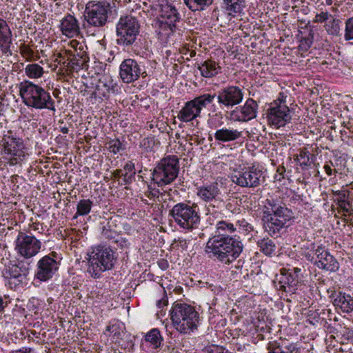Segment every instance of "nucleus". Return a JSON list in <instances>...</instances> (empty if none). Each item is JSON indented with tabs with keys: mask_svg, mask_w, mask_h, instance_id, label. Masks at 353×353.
I'll list each match as a JSON object with an SVG mask.
<instances>
[{
	"mask_svg": "<svg viewBox=\"0 0 353 353\" xmlns=\"http://www.w3.org/2000/svg\"><path fill=\"white\" fill-rule=\"evenodd\" d=\"M243 248L238 235H214L208 239L205 252L210 259L229 265L240 256Z\"/></svg>",
	"mask_w": 353,
	"mask_h": 353,
	"instance_id": "1",
	"label": "nucleus"
},
{
	"mask_svg": "<svg viewBox=\"0 0 353 353\" xmlns=\"http://www.w3.org/2000/svg\"><path fill=\"white\" fill-rule=\"evenodd\" d=\"M30 154V149L22 137L12 130L4 132L0 141V154L6 164L21 166Z\"/></svg>",
	"mask_w": 353,
	"mask_h": 353,
	"instance_id": "2",
	"label": "nucleus"
},
{
	"mask_svg": "<svg viewBox=\"0 0 353 353\" xmlns=\"http://www.w3.org/2000/svg\"><path fill=\"white\" fill-rule=\"evenodd\" d=\"M183 20L178 9L171 3L161 6L159 15L152 26L159 38L167 40L176 34H181Z\"/></svg>",
	"mask_w": 353,
	"mask_h": 353,
	"instance_id": "3",
	"label": "nucleus"
},
{
	"mask_svg": "<svg viewBox=\"0 0 353 353\" xmlns=\"http://www.w3.org/2000/svg\"><path fill=\"white\" fill-rule=\"evenodd\" d=\"M170 316L174 328L182 334L189 335L196 331L201 321L195 307L183 302H174Z\"/></svg>",
	"mask_w": 353,
	"mask_h": 353,
	"instance_id": "4",
	"label": "nucleus"
},
{
	"mask_svg": "<svg viewBox=\"0 0 353 353\" xmlns=\"http://www.w3.org/2000/svg\"><path fill=\"white\" fill-rule=\"evenodd\" d=\"M22 102L28 108L55 111V101L50 93L39 85L24 80L19 84Z\"/></svg>",
	"mask_w": 353,
	"mask_h": 353,
	"instance_id": "5",
	"label": "nucleus"
},
{
	"mask_svg": "<svg viewBox=\"0 0 353 353\" xmlns=\"http://www.w3.org/2000/svg\"><path fill=\"white\" fill-rule=\"evenodd\" d=\"M111 9L110 3L105 1H90L86 3L83 29L88 35L95 36L106 26Z\"/></svg>",
	"mask_w": 353,
	"mask_h": 353,
	"instance_id": "6",
	"label": "nucleus"
},
{
	"mask_svg": "<svg viewBox=\"0 0 353 353\" xmlns=\"http://www.w3.org/2000/svg\"><path fill=\"white\" fill-rule=\"evenodd\" d=\"M117 260L115 252L110 245L100 244L88 253L87 272L93 279H99L103 272L112 270Z\"/></svg>",
	"mask_w": 353,
	"mask_h": 353,
	"instance_id": "7",
	"label": "nucleus"
},
{
	"mask_svg": "<svg viewBox=\"0 0 353 353\" xmlns=\"http://www.w3.org/2000/svg\"><path fill=\"white\" fill-rule=\"evenodd\" d=\"M169 216L177 226L186 231L197 229L201 224V214L195 203H178L170 210Z\"/></svg>",
	"mask_w": 353,
	"mask_h": 353,
	"instance_id": "8",
	"label": "nucleus"
},
{
	"mask_svg": "<svg viewBox=\"0 0 353 353\" xmlns=\"http://www.w3.org/2000/svg\"><path fill=\"white\" fill-rule=\"evenodd\" d=\"M169 216L177 226L186 231L197 229L201 224V214L195 203H178L170 210Z\"/></svg>",
	"mask_w": 353,
	"mask_h": 353,
	"instance_id": "9",
	"label": "nucleus"
},
{
	"mask_svg": "<svg viewBox=\"0 0 353 353\" xmlns=\"http://www.w3.org/2000/svg\"><path fill=\"white\" fill-rule=\"evenodd\" d=\"M179 159L175 155H169L162 159L152 172V179L158 186L171 183L178 176Z\"/></svg>",
	"mask_w": 353,
	"mask_h": 353,
	"instance_id": "10",
	"label": "nucleus"
},
{
	"mask_svg": "<svg viewBox=\"0 0 353 353\" xmlns=\"http://www.w3.org/2000/svg\"><path fill=\"white\" fill-rule=\"evenodd\" d=\"M215 98L216 93H204L185 102L177 114L178 119L188 123L201 118L203 109L212 103Z\"/></svg>",
	"mask_w": 353,
	"mask_h": 353,
	"instance_id": "11",
	"label": "nucleus"
},
{
	"mask_svg": "<svg viewBox=\"0 0 353 353\" xmlns=\"http://www.w3.org/2000/svg\"><path fill=\"white\" fill-rule=\"evenodd\" d=\"M140 32L139 20L132 15L121 16L116 25L117 43L123 47L132 46Z\"/></svg>",
	"mask_w": 353,
	"mask_h": 353,
	"instance_id": "12",
	"label": "nucleus"
},
{
	"mask_svg": "<svg viewBox=\"0 0 353 353\" xmlns=\"http://www.w3.org/2000/svg\"><path fill=\"white\" fill-rule=\"evenodd\" d=\"M14 245V250L18 256L21 257L25 262L31 263L33 257L40 252L42 243L30 232L19 231Z\"/></svg>",
	"mask_w": 353,
	"mask_h": 353,
	"instance_id": "13",
	"label": "nucleus"
},
{
	"mask_svg": "<svg viewBox=\"0 0 353 353\" xmlns=\"http://www.w3.org/2000/svg\"><path fill=\"white\" fill-rule=\"evenodd\" d=\"M286 97L283 92L279 93L278 98L270 103L267 110V119L276 128L285 126L292 119L291 111L286 104Z\"/></svg>",
	"mask_w": 353,
	"mask_h": 353,
	"instance_id": "14",
	"label": "nucleus"
},
{
	"mask_svg": "<svg viewBox=\"0 0 353 353\" xmlns=\"http://www.w3.org/2000/svg\"><path fill=\"white\" fill-rule=\"evenodd\" d=\"M230 177L232 183L241 188H254L264 181L263 171L255 166L234 170Z\"/></svg>",
	"mask_w": 353,
	"mask_h": 353,
	"instance_id": "15",
	"label": "nucleus"
},
{
	"mask_svg": "<svg viewBox=\"0 0 353 353\" xmlns=\"http://www.w3.org/2000/svg\"><path fill=\"white\" fill-rule=\"evenodd\" d=\"M30 263L18 260L17 263L8 265L3 275L11 289L17 290L23 287L30 270Z\"/></svg>",
	"mask_w": 353,
	"mask_h": 353,
	"instance_id": "16",
	"label": "nucleus"
},
{
	"mask_svg": "<svg viewBox=\"0 0 353 353\" xmlns=\"http://www.w3.org/2000/svg\"><path fill=\"white\" fill-rule=\"evenodd\" d=\"M59 259L58 254L54 251L41 257L37 263L34 278L42 282L51 279L59 268Z\"/></svg>",
	"mask_w": 353,
	"mask_h": 353,
	"instance_id": "17",
	"label": "nucleus"
},
{
	"mask_svg": "<svg viewBox=\"0 0 353 353\" xmlns=\"http://www.w3.org/2000/svg\"><path fill=\"white\" fill-rule=\"evenodd\" d=\"M244 97L243 88L237 85H228L221 88L216 97L221 108L230 109L239 105Z\"/></svg>",
	"mask_w": 353,
	"mask_h": 353,
	"instance_id": "18",
	"label": "nucleus"
},
{
	"mask_svg": "<svg viewBox=\"0 0 353 353\" xmlns=\"http://www.w3.org/2000/svg\"><path fill=\"white\" fill-rule=\"evenodd\" d=\"M119 76L123 82L131 83L138 80L141 76L145 77L147 73L135 59H126L120 65Z\"/></svg>",
	"mask_w": 353,
	"mask_h": 353,
	"instance_id": "19",
	"label": "nucleus"
},
{
	"mask_svg": "<svg viewBox=\"0 0 353 353\" xmlns=\"http://www.w3.org/2000/svg\"><path fill=\"white\" fill-rule=\"evenodd\" d=\"M257 110L256 101L248 98L243 105L236 106L230 112V119L236 122H247L256 117Z\"/></svg>",
	"mask_w": 353,
	"mask_h": 353,
	"instance_id": "20",
	"label": "nucleus"
},
{
	"mask_svg": "<svg viewBox=\"0 0 353 353\" xmlns=\"http://www.w3.org/2000/svg\"><path fill=\"white\" fill-rule=\"evenodd\" d=\"M316 259L312 257L311 261L319 269L327 272H336L339 264L336 259L323 246H318L314 251Z\"/></svg>",
	"mask_w": 353,
	"mask_h": 353,
	"instance_id": "21",
	"label": "nucleus"
},
{
	"mask_svg": "<svg viewBox=\"0 0 353 353\" xmlns=\"http://www.w3.org/2000/svg\"><path fill=\"white\" fill-rule=\"evenodd\" d=\"M276 287L282 292V296H291L294 294L298 289L299 277L294 273H288L287 269L281 270V274L276 277ZM287 300H289L287 298Z\"/></svg>",
	"mask_w": 353,
	"mask_h": 353,
	"instance_id": "22",
	"label": "nucleus"
},
{
	"mask_svg": "<svg viewBox=\"0 0 353 353\" xmlns=\"http://www.w3.org/2000/svg\"><path fill=\"white\" fill-rule=\"evenodd\" d=\"M221 190L217 182L207 183L196 188V196L205 203H216L221 201L220 199Z\"/></svg>",
	"mask_w": 353,
	"mask_h": 353,
	"instance_id": "23",
	"label": "nucleus"
},
{
	"mask_svg": "<svg viewBox=\"0 0 353 353\" xmlns=\"http://www.w3.org/2000/svg\"><path fill=\"white\" fill-rule=\"evenodd\" d=\"M65 54L68 57L67 60L69 61L68 66L74 71H78L85 68L90 60L88 53L83 50L81 46L79 49H75L74 52L65 50Z\"/></svg>",
	"mask_w": 353,
	"mask_h": 353,
	"instance_id": "24",
	"label": "nucleus"
},
{
	"mask_svg": "<svg viewBox=\"0 0 353 353\" xmlns=\"http://www.w3.org/2000/svg\"><path fill=\"white\" fill-rule=\"evenodd\" d=\"M332 194L334 196V203L338 207L339 213L351 214L353 211L352 192L347 190H332Z\"/></svg>",
	"mask_w": 353,
	"mask_h": 353,
	"instance_id": "25",
	"label": "nucleus"
},
{
	"mask_svg": "<svg viewBox=\"0 0 353 353\" xmlns=\"http://www.w3.org/2000/svg\"><path fill=\"white\" fill-rule=\"evenodd\" d=\"M59 28L61 33L68 38L77 37L80 34L79 21L70 14H67L60 21Z\"/></svg>",
	"mask_w": 353,
	"mask_h": 353,
	"instance_id": "26",
	"label": "nucleus"
},
{
	"mask_svg": "<svg viewBox=\"0 0 353 353\" xmlns=\"http://www.w3.org/2000/svg\"><path fill=\"white\" fill-rule=\"evenodd\" d=\"M266 350L268 353H299L295 343L282 339L269 341Z\"/></svg>",
	"mask_w": 353,
	"mask_h": 353,
	"instance_id": "27",
	"label": "nucleus"
},
{
	"mask_svg": "<svg viewBox=\"0 0 353 353\" xmlns=\"http://www.w3.org/2000/svg\"><path fill=\"white\" fill-rule=\"evenodd\" d=\"M243 132L237 129L221 128L214 134V139L218 143L235 141L242 137Z\"/></svg>",
	"mask_w": 353,
	"mask_h": 353,
	"instance_id": "28",
	"label": "nucleus"
},
{
	"mask_svg": "<svg viewBox=\"0 0 353 353\" xmlns=\"http://www.w3.org/2000/svg\"><path fill=\"white\" fill-rule=\"evenodd\" d=\"M263 228L271 236L279 234L280 232L287 226H285L282 221L272 216V214L265 213V215H262L261 218Z\"/></svg>",
	"mask_w": 353,
	"mask_h": 353,
	"instance_id": "29",
	"label": "nucleus"
},
{
	"mask_svg": "<svg viewBox=\"0 0 353 353\" xmlns=\"http://www.w3.org/2000/svg\"><path fill=\"white\" fill-rule=\"evenodd\" d=\"M334 305L342 312L350 313L353 311V299L351 296L341 292H334L330 296Z\"/></svg>",
	"mask_w": 353,
	"mask_h": 353,
	"instance_id": "30",
	"label": "nucleus"
},
{
	"mask_svg": "<svg viewBox=\"0 0 353 353\" xmlns=\"http://www.w3.org/2000/svg\"><path fill=\"white\" fill-rule=\"evenodd\" d=\"M12 32L6 21L0 17V50L3 54L10 52Z\"/></svg>",
	"mask_w": 353,
	"mask_h": 353,
	"instance_id": "31",
	"label": "nucleus"
},
{
	"mask_svg": "<svg viewBox=\"0 0 353 353\" xmlns=\"http://www.w3.org/2000/svg\"><path fill=\"white\" fill-rule=\"evenodd\" d=\"M294 160L303 170H309L316 160V157L312 154L306 147L299 149V153L294 157Z\"/></svg>",
	"mask_w": 353,
	"mask_h": 353,
	"instance_id": "32",
	"label": "nucleus"
},
{
	"mask_svg": "<svg viewBox=\"0 0 353 353\" xmlns=\"http://www.w3.org/2000/svg\"><path fill=\"white\" fill-rule=\"evenodd\" d=\"M221 68L219 64L212 59H208L201 63L198 66L202 77L205 78H212L221 72Z\"/></svg>",
	"mask_w": 353,
	"mask_h": 353,
	"instance_id": "33",
	"label": "nucleus"
},
{
	"mask_svg": "<svg viewBox=\"0 0 353 353\" xmlns=\"http://www.w3.org/2000/svg\"><path fill=\"white\" fill-rule=\"evenodd\" d=\"M125 327L124 323L119 320H112L106 327L105 332L110 333L115 343H119L125 334Z\"/></svg>",
	"mask_w": 353,
	"mask_h": 353,
	"instance_id": "34",
	"label": "nucleus"
},
{
	"mask_svg": "<svg viewBox=\"0 0 353 353\" xmlns=\"http://www.w3.org/2000/svg\"><path fill=\"white\" fill-rule=\"evenodd\" d=\"M162 341L163 337L159 330L157 328H153L146 333L142 345L145 343L152 349H157L161 347Z\"/></svg>",
	"mask_w": 353,
	"mask_h": 353,
	"instance_id": "35",
	"label": "nucleus"
},
{
	"mask_svg": "<svg viewBox=\"0 0 353 353\" xmlns=\"http://www.w3.org/2000/svg\"><path fill=\"white\" fill-rule=\"evenodd\" d=\"M260 251L267 256L272 257L276 255L277 246L274 240L270 238H263L257 241Z\"/></svg>",
	"mask_w": 353,
	"mask_h": 353,
	"instance_id": "36",
	"label": "nucleus"
},
{
	"mask_svg": "<svg viewBox=\"0 0 353 353\" xmlns=\"http://www.w3.org/2000/svg\"><path fill=\"white\" fill-rule=\"evenodd\" d=\"M223 201H217L216 203H210L205 204V214L208 216V221H211V216L214 219L219 218L221 214V208L223 206ZM210 224L212 223L210 222Z\"/></svg>",
	"mask_w": 353,
	"mask_h": 353,
	"instance_id": "37",
	"label": "nucleus"
},
{
	"mask_svg": "<svg viewBox=\"0 0 353 353\" xmlns=\"http://www.w3.org/2000/svg\"><path fill=\"white\" fill-rule=\"evenodd\" d=\"M245 0H223V7L230 15L241 13L245 7Z\"/></svg>",
	"mask_w": 353,
	"mask_h": 353,
	"instance_id": "38",
	"label": "nucleus"
},
{
	"mask_svg": "<svg viewBox=\"0 0 353 353\" xmlns=\"http://www.w3.org/2000/svg\"><path fill=\"white\" fill-rule=\"evenodd\" d=\"M284 206H285V205L280 199L270 196L265 200L263 215H265V213H268V212L269 214L274 213Z\"/></svg>",
	"mask_w": 353,
	"mask_h": 353,
	"instance_id": "39",
	"label": "nucleus"
},
{
	"mask_svg": "<svg viewBox=\"0 0 353 353\" xmlns=\"http://www.w3.org/2000/svg\"><path fill=\"white\" fill-rule=\"evenodd\" d=\"M236 230V227L232 223L226 221H219L216 224V234L214 235L231 236L230 234Z\"/></svg>",
	"mask_w": 353,
	"mask_h": 353,
	"instance_id": "40",
	"label": "nucleus"
},
{
	"mask_svg": "<svg viewBox=\"0 0 353 353\" xmlns=\"http://www.w3.org/2000/svg\"><path fill=\"white\" fill-rule=\"evenodd\" d=\"M236 226L239 227V231L247 236L249 239L254 238L258 234V232L254 229L253 225L244 219L238 220L236 221Z\"/></svg>",
	"mask_w": 353,
	"mask_h": 353,
	"instance_id": "41",
	"label": "nucleus"
},
{
	"mask_svg": "<svg viewBox=\"0 0 353 353\" xmlns=\"http://www.w3.org/2000/svg\"><path fill=\"white\" fill-rule=\"evenodd\" d=\"M93 206V201L90 199H81L77 205V212L73 219H77L79 216L88 215Z\"/></svg>",
	"mask_w": 353,
	"mask_h": 353,
	"instance_id": "42",
	"label": "nucleus"
},
{
	"mask_svg": "<svg viewBox=\"0 0 353 353\" xmlns=\"http://www.w3.org/2000/svg\"><path fill=\"white\" fill-rule=\"evenodd\" d=\"M186 6L192 11L204 10L210 6L213 0H183Z\"/></svg>",
	"mask_w": 353,
	"mask_h": 353,
	"instance_id": "43",
	"label": "nucleus"
},
{
	"mask_svg": "<svg viewBox=\"0 0 353 353\" xmlns=\"http://www.w3.org/2000/svg\"><path fill=\"white\" fill-rule=\"evenodd\" d=\"M123 171L125 172L122 174V176L125 184H130L135 179L136 170L134 163L131 161H128L123 167Z\"/></svg>",
	"mask_w": 353,
	"mask_h": 353,
	"instance_id": "44",
	"label": "nucleus"
},
{
	"mask_svg": "<svg viewBox=\"0 0 353 353\" xmlns=\"http://www.w3.org/2000/svg\"><path fill=\"white\" fill-rule=\"evenodd\" d=\"M25 73L30 79H39L43 76L44 70L38 63H30L26 66Z\"/></svg>",
	"mask_w": 353,
	"mask_h": 353,
	"instance_id": "45",
	"label": "nucleus"
},
{
	"mask_svg": "<svg viewBox=\"0 0 353 353\" xmlns=\"http://www.w3.org/2000/svg\"><path fill=\"white\" fill-rule=\"evenodd\" d=\"M272 216L282 221V223L288 227L287 223L294 219V213L292 210L289 209L286 206H284L281 209L272 213Z\"/></svg>",
	"mask_w": 353,
	"mask_h": 353,
	"instance_id": "46",
	"label": "nucleus"
},
{
	"mask_svg": "<svg viewBox=\"0 0 353 353\" xmlns=\"http://www.w3.org/2000/svg\"><path fill=\"white\" fill-rule=\"evenodd\" d=\"M106 147L108 151L114 154L123 152L126 149V145L124 141H121L119 139L110 140L106 143Z\"/></svg>",
	"mask_w": 353,
	"mask_h": 353,
	"instance_id": "47",
	"label": "nucleus"
},
{
	"mask_svg": "<svg viewBox=\"0 0 353 353\" xmlns=\"http://www.w3.org/2000/svg\"><path fill=\"white\" fill-rule=\"evenodd\" d=\"M117 85L115 83H113L112 81H110L108 83H101V85H98L97 86V89L99 92V94L105 98H108L110 93H116L117 91Z\"/></svg>",
	"mask_w": 353,
	"mask_h": 353,
	"instance_id": "48",
	"label": "nucleus"
},
{
	"mask_svg": "<svg viewBox=\"0 0 353 353\" xmlns=\"http://www.w3.org/2000/svg\"><path fill=\"white\" fill-rule=\"evenodd\" d=\"M224 123L223 118L221 112H216L214 114L209 115L207 124L208 126L214 130L219 129Z\"/></svg>",
	"mask_w": 353,
	"mask_h": 353,
	"instance_id": "49",
	"label": "nucleus"
},
{
	"mask_svg": "<svg viewBox=\"0 0 353 353\" xmlns=\"http://www.w3.org/2000/svg\"><path fill=\"white\" fill-rule=\"evenodd\" d=\"M340 23L341 21L337 19H332L328 21L325 26L327 32L330 35L339 36L341 32Z\"/></svg>",
	"mask_w": 353,
	"mask_h": 353,
	"instance_id": "50",
	"label": "nucleus"
},
{
	"mask_svg": "<svg viewBox=\"0 0 353 353\" xmlns=\"http://www.w3.org/2000/svg\"><path fill=\"white\" fill-rule=\"evenodd\" d=\"M118 234H119L117 233V232L113 230L111 228L110 223H107L105 225L102 227V238L107 240L110 243H113V241L117 239Z\"/></svg>",
	"mask_w": 353,
	"mask_h": 353,
	"instance_id": "51",
	"label": "nucleus"
},
{
	"mask_svg": "<svg viewBox=\"0 0 353 353\" xmlns=\"http://www.w3.org/2000/svg\"><path fill=\"white\" fill-rule=\"evenodd\" d=\"M313 39L314 33L311 30L307 37L302 38L300 41L299 50L303 52L307 51L313 43Z\"/></svg>",
	"mask_w": 353,
	"mask_h": 353,
	"instance_id": "52",
	"label": "nucleus"
},
{
	"mask_svg": "<svg viewBox=\"0 0 353 353\" xmlns=\"http://www.w3.org/2000/svg\"><path fill=\"white\" fill-rule=\"evenodd\" d=\"M345 24L344 39L347 41L353 40V17L346 19Z\"/></svg>",
	"mask_w": 353,
	"mask_h": 353,
	"instance_id": "53",
	"label": "nucleus"
},
{
	"mask_svg": "<svg viewBox=\"0 0 353 353\" xmlns=\"http://www.w3.org/2000/svg\"><path fill=\"white\" fill-rule=\"evenodd\" d=\"M323 168L327 176H331L334 175L333 177L330 179L329 182L331 185L335 184L337 181L336 179V175L337 174L336 170L333 169L327 161L325 162Z\"/></svg>",
	"mask_w": 353,
	"mask_h": 353,
	"instance_id": "54",
	"label": "nucleus"
},
{
	"mask_svg": "<svg viewBox=\"0 0 353 353\" xmlns=\"http://www.w3.org/2000/svg\"><path fill=\"white\" fill-rule=\"evenodd\" d=\"M20 52L26 61H31L37 60L39 57L34 56V52L28 46H23L21 48Z\"/></svg>",
	"mask_w": 353,
	"mask_h": 353,
	"instance_id": "55",
	"label": "nucleus"
},
{
	"mask_svg": "<svg viewBox=\"0 0 353 353\" xmlns=\"http://www.w3.org/2000/svg\"><path fill=\"white\" fill-rule=\"evenodd\" d=\"M332 15L327 12H321V13L316 14L314 22L315 23H323L327 21Z\"/></svg>",
	"mask_w": 353,
	"mask_h": 353,
	"instance_id": "56",
	"label": "nucleus"
},
{
	"mask_svg": "<svg viewBox=\"0 0 353 353\" xmlns=\"http://www.w3.org/2000/svg\"><path fill=\"white\" fill-rule=\"evenodd\" d=\"M114 243L117 244L118 248H128L130 245L128 241L121 237L119 234L117 235V239L113 241Z\"/></svg>",
	"mask_w": 353,
	"mask_h": 353,
	"instance_id": "57",
	"label": "nucleus"
},
{
	"mask_svg": "<svg viewBox=\"0 0 353 353\" xmlns=\"http://www.w3.org/2000/svg\"><path fill=\"white\" fill-rule=\"evenodd\" d=\"M285 168L284 166H279L277 168L276 173L274 176V179L281 181L285 178Z\"/></svg>",
	"mask_w": 353,
	"mask_h": 353,
	"instance_id": "58",
	"label": "nucleus"
},
{
	"mask_svg": "<svg viewBox=\"0 0 353 353\" xmlns=\"http://www.w3.org/2000/svg\"><path fill=\"white\" fill-rule=\"evenodd\" d=\"M343 336L347 340L353 341V330L348 327H344Z\"/></svg>",
	"mask_w": 353,
	"mask_h": 353,
	"instance_id": "59",
	"label": "nucleus"
},
{
	"mask_svg": "<svg viewBox=\"0 0 353 353\" xmlns=\"http://www.w3.org/2000/svg\"><path fill=\"white\" fill-rule=\"evenodd\" d=\"M10 353H37L35 349L31 347H22L17 350L12 351Z\"/></svg>",
	"mask_w": 353,
	"mask_h": 353,
	"instance_id": "60",
	"label": "nucleus"
},
{
	"mask_svg": "<svg viewBox=\"0 0 353 353\" xmlns=\"http://www.w3.org/2000/svg\"><path fill=\"white\" fill-rule=\"evenodd\" d=\"M159 191L156 189L149 190L145 192V195L150 199H154L156 197H159Z\"/></svg>",
	"mask_w": 353,
	"mask_h": 353,
	"instance_id": "61",
	"label": "nucleus"
},
{
	"mask_svg": "<svg viewBox=\"0 0 353 353\" xmlns=\"http://www.w3.org/2000/svg\"><path fill=\"white\" fill-rule=\"evenodd\" d=\"M7 305L8 301H6V297L0 296V315L4 312L5 308L7 307Z\"/></svg>",
	"mask_w": 353,
	"mask_h": 353,
	"instance_id": "62",
	"label": "nucleus"
},
{
	"mask_svg": "<svg viewBox=\"0 0 353 353\" xmlns=\"http://www.w3.org/2000/svg\"><path fill=\"white\" fill-rule=\"evenodd\" d=\"M330 163V165L332 166V168L333 169H336V171H337V174L339 173V170L340 169L339 168V163H338V161H339V159H335L334 161H332V160H330V161H327Z\"/></svg>",
	"mask_w": 353,
	"mask_h": 353,
	"instance_id": "63",
	"label": "nucleus"
},
{
	"mask_svg": "<svg viewBox=\"0 0 353 353\" xmlns=\"http://www.w3.org/2000/svg\"><path fill=\"white\" fill-rule=\"evenodd\" d=\"M168 304V300L166 297L163 298L162 299L158 300L157 302V306L159 308L162 307L163 305H166Z\"/></svg>",
	"mask_w": 353,
	"mask_h": 353,
	"instance_id": "64",
	"label": "nucleus"
}]
</instances>
